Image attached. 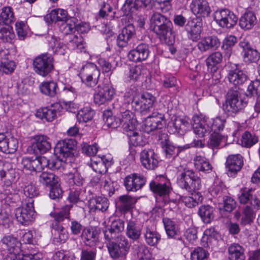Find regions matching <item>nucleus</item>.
<instances>
[{
  "label": "nucleus",
  "instance_id": "9",
  "mask_svg": "<svg viewBox=\"0 0 260 260\" xmlns=\"http://www.w3.org/2000/svg\"><path fill=\"white\" fill-rule=\"evenodd\" d=\"M214 20L222 28H231L237 23L238 17L229 9H224L216 11L214 13Z\"/></svg>",
  "mask_w": 260,
  "mask_h": 260
},
{
  "label": "nucleus",
  "instance_id": "59",
  "mask_svg": "<svg viewBox=\"0 0 260 260\" xmlns=\"http://www.w3.org/2000/svg\"><path fill=\"white\" fill-rule=\"evenodd\" d=\"M68 14L67 12L63 9H55L52 10L50 14V17L52 21H67Z\"/></svg>",
  "mask_w": 260,
  "mask_h": 260
},
{
  "label": "nucleus",
  "instance_id": "34",
  "mask_svg": "<svg viewBox=\"0 0 260 260\" xmlns=\"http://www.w3.org/2000/svg\"><path fill=\"white\" fill-rule=\"evenodd\" d=\"M193 162L195 168L199 171L209 173L212 171V165L209 160L204 156H196L193 159Z\"/></svg>",
  "mask_w": 260,
  "mask_h": 260
},
{
  "label": "nucleus",
  "instance_id": "37",
  "mask_svg": "<svg viewBox=\"0 0 260 260\" xmlns=\"http://www.w3.org/2000/svg\"><path fill=\"white\" fill-rule=\"evenodd\" d=\"M39 181L43 185L46 186H51L53 184L57 183L59 179L58 177L55 175L53 173L43 172L41 173L39 176Z\"/></svg>",
  "mask_w": 260,
  "mask_h": 260
},
{
  "label": "nucleus",
  "instance_id": "32",
  "mask_svg": "<svg viewBox=\"0 0 260 260\" xmlns=\"http://www.w3.org/2000/svg\"><path fill=\"white\" fill-rule=\"evenodd\" d=\"M40 91L44 95L54 97L57 94V84L53 81L44 82L39 86Z\"/></svg>",
  "mask_w": 260,
  "mask_h": 260
},
{
  "label": "nucleus",
  "instance_id": "39",
  "mask_svg": "<svg viewBox=\"0 0 260 260\" xmlns=\"http://www.w3.org/2000/svg\"><path fill=\"white\" fill-rule=\"evenodd\" d=\"M72 207L70 205L63 206L61 210L58 212H51L50 215L54 219L53 224L60 225L59 222L63 221L64 219H69L70 217V211Z\"/></svg>",
  "mask_w": 260,
  "mask_h": 260
},
{
  "label": "nucleus",
  "instance_id": "50",
  "mask_svg": "<svg viewBox=\"0 0 260 260\" xmlns=\"http://www.w3.org/2000/svg\"><path fill=\"white\" fill-rule=\"evenodd\" d=\"M161 145L167 158H174L178 155L179 153V149L172 145L166 139H165V141L161 142Z\"/></svg>",
  "mask_w": 260,
  "mask_h": 260
},
{
  "label": "nucleus",
  "instance_id": "64",
  "mask_svg": "<svg viewBox=\"0 0 260 260\" xmlns=\"http://www.w3.org/2000/svg\"><path fill=\"white\" fill-rule=\"evenodd\" d=\"M208 253L202 247H197L191 253V260H204L207 257Z\"/></svg>",
  "mask_w": 260,
  "mask_h": 260
},
{
  "label": "nucleus",
  "instance_id": "33",
  "mask_svg": "<svg viewBox=\"0 0 260 260\" xmlns=\"http://www.w3.org/2000/svg\"><path fill=\"white\" fill-rule=\"evenodd\" d=\"M208 120L209 124L210 133L212 132V133H220L223 130L226 122L224 118L218 116L212 118L208 117Z\"/></svg>",
  "mask_w": 260,
  "mask_h": 260
},
{
  "label": "nucleus",
  "instance_id": "38",
  "mask_svg": "<svg viewBox=\"0 0 260 260\" xmlns=\"http://www.w3.org/2000/svg\"><path fill=\"white\" fill-rule=\"evenodd\" d=\"M3 246L10 252L18 251L20 246V242L14 237L11 236H5L2 240Z\"/></svg>",
  "mask_w": 260,
  "mask_h": 260
},
{
  "label": "nucleus",
  "instance_id": "55",
  "mask_svg": "<svg viewBox=\"0 0 260 260\" xmlns=\"http://www.w3.org/2000/svg\"><path fill=\"white\" fill-rule=\"evenodd\" d=\"M103 163L100 157H93L91 158L89 165L95 172L103 174L107 172L106 167Z\"/></svg>",
  "mask_w": 260,
  "mask_h": 260
},
{
  "label": "nucleus",
  "instance_id": "40",
  "mask_svg": "<svg viewBox=\"0 0 260 260\" xmlns=\"http://www.w3.org/2000/svg\"><path fill=\"white\" fill-rule=\"evenodd\" d=\"M174 127V133H178L182 134L186 132L187 129L190 127L189 123L185 119L180 117H176L174 120L170 123Z\"/></svg>",
  "mask_w": 260,
  "mask_h": 260
},
{
  "label": "nucleus",
  "instance_id": "10",
  "mask_svg": "<svg viewBox=\"0 0 260 260\" xmlns=\"http://www.w3.org/2000/svg\"><path fill=\"white\" fill-rule=\"evenodd\" d=\"M115 90L110 83L99 85L94 95L96 104L102 105L111 101L115 95Z\"/></svg>",
  "mask_w": 260,
  "mask_h": 260
},
{
  "label": "nucleus",
  "instance_id": "2",
  "mask_svg": "<svg viewBox=\"0 0 260 260\" xmlns=\"http://www.w3.org/2000/svg\"><path fill=\"white\" fill-rule=\"evenodd\" d=\"M153 26V31L160 41L168 45H172L175 42V36L172 33V23L166 17L160 13H154L150 19Z\"/></svg>",
  "mask_w": 260,
  "mask_h": 260
},
{
  "label": "nucleus",
  "instance_id": "1",
  "mask_svg": "<svg viewBox=\"0 0 260 260\" xmlns=\"http://www.w3.org/2000/svg\"><path fill=\"white\" fill-rule=\"evenodd\" d=\"M18 147V141L16 139L11 137L6 136L1 133V152H3L5 156L1 155L3 158H8V160H5L3 164V168L1 171V178H5V183L7 187L3 193H1V198L5 201V204L9 205L13 202V200L14 194L13 193V189L11 186V183L15 178V171L12 168L11 162L9 159H12L14 153Z\"/></svg>",
  "mask_w": 260,
  "mask_h": 260
},
{
  "label": "nucleus",
  "instance_id": "41",
  "mask_svg": "<svg viewBox=\"0 0 260 260\" xmlns=\"http://www.w3.org/2000/svg\"><path fill=\"white\" fill-rule=\"evenodd\" d=\"M144 237L146 243L150 246L156 245L160 239V235L149 226L145 228Z\"/></svg>",
  "mask_w": 260,
  "mask_h": 260
},
{
  "label": "nucleus",
  "instance_id": "48",
  "mask_svg": "<svg viewBox=\"0 0 260 260\" xmlns=\"http://www.w3.org/2000/svg\"><path fill=\"white\" fill-rule=\"evenodd\" d=\"M162 222L168 236L175 238L177 235V228L174 221L169 218L165 217Z\"/></svg>",
  "mask_w": 260,
  "mask_h": 260
},
{
  "label": "nucleus",
  "instance_id": "26",
  "mask_svg": "<svg viewBox=\"0 0 260 260\" xmlns=\"http://www.w3.org/2000/svg\"><path fill=\"white\" fill-rule=\"evenodd\" d=\"M142 229V226L136 221L128 220L126 228V235L130 239L137 241L141 236Z\"/></svg>",
  "mask_w": 260,
  "mask_h": 260
},
{
  "label": "nucleus",
  "instance_id": "51",
  "mask_svg": "<svg viewBox=\"0 0 260 260\" xmlns=\"http://www.w3.org/2000/svg\"><path fill=\"white\" fill-rule=\"evenodd\" d=\"M94 111L89 107H85L79 111L76 116L79 122H86L93 118Z\"/></svg>",
  "mask_w": 260,
  "mask_h": 260
},
{
  "label": "nucleus",
  "instance_id": "42",
  "mask_svg": "<svg viewBox=\"0 0 260 260\" xmlns=\"http://www.w3.org/2000/svg\"><path fill=\"white\" fill-rule=\"evenodd\" d=\"M52 228L54 230V241L57 243H64L68 239V233L61 225L55 224H52Z\"/></svg>",
  "mask_w": 260,
  "mask_h": 260
},
{
  "label": "nucleus",
  "instance_id": "13",
  "mask_svg": "<svg viewBox=\"0 0 260 260\" xmlns=\"http://www.w3.org/2000/svg\"><path fill=\"white\" fill-rule=\"evenodd\" d=\"M142 166L147 170H154L158 165V157L154 151L151 149H144L140 154Z\"/></svg>",
  "mask_w": 260,
  "mask_h": 260
},
{
  "label": "nucleus",
  "instance_id": "28",
  "mask_svg": "<svg viewBox=\"0 0 260 260\" xmlns=\"http://www.w3.org/2000/svg\"><path fill=\"white\" fill-rule=\"evenodd\" d=\"M99 232L96 230L86 229L82 233V238L86 245L94 246L99 241Z\"/></svg>",
  "mask_w": 260,
  "mask_h": 260
},
{
  "label": "nucleus",
  "instance_id": "56",
  "mask_svg": "<svg viewBox=\"0 0 260 260\" xmlns=\"http://www.w3.org/2000/svg\"><path fill=\"white\" fill-rule=\"evenodd\" d=\"M222 60V55L220 52H215L210 54L206 59V63L208 69L212 68L220 63Z\"/></svg>",
  "mask_w": 260,
  "mask_h": 260
},
{
  "label": "nucleus",
  "instance_id": "49",
  "mask_svg": "<svg viewBox=\"0 0 260 260\" xmlns=\"http://www.w3.org/2000/svg\"><path fill=\"white\" fill-rule=\"evenodd\" d=\"M255 216V213L252 207L246 206L242 211V217L241 223L243 225L250 224L253 222Z\"/></svg>",
  "mask_w": 260,
  "mask_h": 260
},
{
  "label": "nucleus",
  "instance_id": "36",
  "mask_svg": "<svg viewBox=\"0 0 260 260\" xmlns=\"http://www.w3.org/2000/svg\"><path fill=\"white\" fill-rule=\"evenodd\" d=\"M256 18L252 12L245 13L240 19L239 25L242 28L251 29L256 23Z\"/></svg>",
  "mask_w": 260,
  "mask_h": 260
},
{
  "label": "nucleus",
  "instance_id": "57",
  "mask_svg": "<svg viewBox=\"0 0 260 260\" xmlns=\"http://www.w3.org/2000/svg\"><path fill=\"white\" fill-rule=\"evenodd\" d=\"M126 135L129 138V143L134 146L143 145L142 137L135 131V129L125 131Z\"/></svg>",
  "mask_w": 260,
  "mask_h": 260
},
{
  "label": "nucleus",
  "instance_id": "61",
  "mask_svg": "<svg viewBox=\"0 0 260 260\" xmlns=\"http://www.w3.org/2000/svg\"><path fill=\"white\" fill-rule=\"evenodd\" d=\"M16 68L15 63L12 60L3 58L1 60V72L6 74H11Z\"/></svg>",
  "mask_w": 260,
  "mask_h": 260
},
{
  "label": "nucleus",
  "instance_id": "24",
  "mask_svg": "<svg viewBox=\"0 0 260 260\" xmlns=\"http://www.w3.org/2000/svg\"><path fill=\"white\" fill-rule=\"evenodd\" d=\"M135 35L134 26L129 24L124 27L121 33L117 36V44L119 47H124L127 45L128 41Z\"/></svg>",
  "mask_w": 260,
  "mask_h": 260
},
{
  "label": "nucleus",
  "instance_id": "19",
  "mask_svg": "<svg viewBox=\"0 0 260 260\" xmlns=\"http://www.w3.org/2000/svg\"><path fill=\"white\" fill-rule=\"evenodd\" d=\"M220 45L219 39L215 36H208L202 38L198 43L199 50L202 52L216 50Z\"/></svg>",
  "mask_w": 260,
  "mask_h": 260
},
{
  "label": "nucleus",
  "instance_id": "54",
  "mask_svg": "<svg viewBox=\"0 0 260 260\" xmlns=\"http://www.w3.org/2000/svg\"><path fill=\"white\" fill-rule=\"evenodd\" d=\"M84 74L92 75L94 77L95 80L99 79L100 72L95 64L93 63H88L82 67L80 73V75Z\"/></svg>",
  "mask_w": 260,
  "mask_h": 260
},
{
  "label": "nucleus",
  "instance_id": "5",
  "mask_svg": "<svg viewBox=\"0 0 260 260\" xmlns=\"http://www.w3.org/2000/svg\"><path fill=\"white\" fill-rule=\"evenodd\" d=\"M246 103L240 98L239 91L235 88H231L226 93L225 103L223 109L229 114L236 113L242 110Z\"/></svg>",
  "mask_w": 260,
  "mask_h": 260
},
{
  "label": "nucleus",
  "instance_id": "12",
  "mask_svg": "<svg viewBox=\"0 0 260 260\" xmlns=\"http://www.w3.org/2000/svg\"><path fill=\"white\" fill-rule=\"evenodd\" d=\"M146 182V178L142 174L132 173L126 176L124 184L128 191H137L141 189Z\"/></svg>",
  "mask_w": 260,
  "mask_h": 260
},
{
  "label": "nucleus",
  "instance_id": "8",
  "mask_svg": "<svg viewBox=\"0 0 260 260\" xmlns=\"http://www.w3.org/2000/svg\"><path fill=\"white\" fill-rule=\"evenodd\" d=\"M15 215L17 220L24 225L29 224L35 218L34 200H31L22 207L16 208Z\"/></svg>",
  "mask_w": 260,
  "mask_h": 260
},
{
  "label": "nucleus",
  "instance_id": "25",
  "mask_svg": "<svg viewBox=\"0 0 260 260\" xmlns=\"http://www.w3.org/2000/svg\"><path fill=\"white\" fill-rule=\"evenodd\" d=\"M34 140L35 142L32 146L37 153H45L51 149V143L47 137L43 135L36 136Z\"/></svg>",
  "mask_w": 260,
  "mask_h": 260
},
{
  "label": "nucleus",
  "instance_id": "62",
  "mask_svg": "<svg viewBox=\"0 0 260 260\" xmlns=\"http://www.w3.org/2000/svg\"><path fill=\"white\" fill-rule=\"evenodd\" d=\"M247 95L260 96V81L256 80L250 83L247 87Z\"/></svg>",
  "mask_w": 260,
  "mask_h": 260
},
{
  "label": "nucleus",
  "instance_id": "58",
  "mask_svg": "<svg viewBox=\"0 0 260 260\" xmlns=\"http://www.w3.org/2000/svg\"><path fill=\"white\" fill-rule=\"evenodd\" d=\"M75 19H68L61 22L59 25V30L64 35H69L74 32L76 27Z\"/></svg>",
  "mask_w": 260,
  "mask_h": 260
},
{
  "label": "nucleus",
  "instance_id": "17",
  "mask_svg": "<svg viewBox=\"0 0 260 260\" xmlns=\"http://www.w3.org/2000/svg\"><path fill=\"white\" fill-rule=\"evenodd\" d=\"M153 5L154 0H126L123 9L126 12L129 13L141 8L150 10Z\"/></svg>",
  "mask_w": 260,
  "mask_h": 260
},
{
  "label": "nucleus",
  "instance_id": "44",
  "mask_svg": "<svg viewBox=\"0 0 260 260\" xmlns=\"http://www.w3.org/2000/svg\"><path fill=\"white\" fill-rule=\"evenodd\" d=\"M103 120L105 124L109 127L114 128L120 125V121L118 118L113 116V113L110 110H107L104 112Z\"/></svg>",
  "mask_w": 260,
  "mask_h": 260
},
{
  "label": "nucleus",
  "instance_id": "14",
  "mask_svg": "<svg viewBox=\"0 0 260 260\" xmlns=\"http://www.w3.org/2000/svg\"><path fill=\"white\" fill-rule=\"evenodd\" d=\"M243 166V159L240 154L230 155L226 158L225 168L229 176L233 177L239 172Z\"/></svg>",
  "mask_w": 260,
  "mask_h": 260
},
{
  "label": "nucleus",
  "instance_id": "60",
  "mask_svg": "<svg viewBox=\"0 0 260 260\" xmlns=\"http://www.w3.org/2000/svg\"><path fill=\"white\" fill-rule=\"evenodd\" d=\"M260 54L255 49L250 48L246 50L243 54L244 60L245 62H255L259 60Z\"/></svg>",
  "mask_w": 260,
  "mask_h": 260
},
{
  "label": "nucleus",
  "instance_id": "47",
  "mask_svg": "<svg viewBox=\"0 0 260 260\" xmlns=\"http://www.w3.org/2000/svg\"><path fill=\"white\" fill-rule=\"evenodd\" d=\"M258 141V137L254 134L249 132H245L242 136L241 143L243 146L250 148Z\"/></svg>",
  "mask_w": 260,
  "mask_h": 260
},
{
  "label": "nucleus",
  "instance_id": "35",
  "mask_svg": "<svg viewBox=\"0 0 260 260\" xmlns=\"http://www.w3.org/2000/svg\"><path fill=\"white\" fill-rule=\"evenodd\" d=\"M198 214L205 223H210L214 218L213 208L209 205H203L198 210Z\"/></svg>",
  "mask_w": 260,
  "mask_h": 260
},
{
  "label": "nucleus",
  "instance_id": "30",
  "mask_svg": "<svg viewBox=\"0 0 260 260\" xmlns=\"http://www.w3.org/2000/svg\"><path fill=\"white\" fill-rule=\"evenodd\" d=\"M119 210L123 213L127 212L135 207L137 199L128 195L119 197Z\"/></svg>",
  "mask_w": 260,
  "mask_h": 260
},
{
  "label": "nucleus",
  "instance_id": "52",
  "mask_svg": "<svg viewBox=\"0 0 260 260\" xmlns=\"http://www.w3.org/2000/svg\"><path fill=\"white\" fill-rule=\"evenodd\" d=\"M14 37L15 34L11 25L1 24V41L11 43Z\"/></svg>",
  "mask_w": 260,
  "mask_h": 260
},
{
  "label": "nucleus",
  "instance_id": "43",
  "mask_svg": "<svg viewBox=\"0 0 260 260\" xmlns=\"http://www.w3.org/2000/svg\"><path fill=\"white\" fill-rule=\"evenodd\" d=\"M56 110L45 107L38 110L36 116L42 119L45 118L48 121H52L56 117Z\"/></svg>",
  "mask_w": 260,
  "mask_h": 260
},
{
  "label": "nucleus",
  "instance_id": "63",
  "mask_svg": "<svg viewBox=\"0 0 260 260\" xmlns=\"http://www.w3.org/2000/svg\"><path fill=\"white\" fill-rule=\"evenodd\" d=\"M69 45L73 49L81 50L84 48L83 39L80 35L72 36L70 37Z\"/></svg>",
  "mask_w": 260,
  "mask_h": 260
},
{
  "label": "nucleus",
  "instance_id": "15",
  "mask_svg": "<svg viewBox=\"0 0 260 260\" xmlns=\"http://www.w3.org/2000/svg\"><path fill=\"white\" fill-rule=\"evenodd\" d=\"M192 127L194 133L199 137L209 134V124L208 117L194 115L192 117Z\"/></svg>",
  "mask_w": 260,
  "mask_h": 260
},
{
  "label": "nucleus",
  "instance_id": "7",
  "mask_svg": "<svg viewBox=\"0 0 260 260\" xmlns=\"http://www.w3.org/2000/svg\"><path fill=\"white\" fill-rule=\"evenodd\" d=\"M33 67L37 74L46 77L54 69L53 58L48 54L40 55L34 59Z\"/></svg>",
  "mask_w": 260,
  "mask_h": 260
},
{
  "label": "nucleus",
  "instance_id": "46",
  "mask_svg": "<svg viewBox=\"0 0 260 260\" xmlns=\"http://www.w3.org/2000/svg\"><path fill=\"white\" fill-rule=\"evenodd\" d=\"M49 44L53 52L59 55H64L66 52L67 47L60 43L57 38L52 36L48 40Z\"/></svg>",
  "mask_w": 260,
  "mask_h": 260
},
{
  "label": "nucleus",
  "instance_id": "53",
  "mask_svg": "<svg viewBox=\"0 0 260 260\" xmlns=\"http://www.w3.org/2000/svg\"><path fill=\"white\" fill-rule=\"evenodd\" d=\"M14 13L10 7L3 8L1 12V24L11 25L14 20Z\"/></svg>",
  "mask_w": 260,
  "mask_h": 260
},
{
  "label": "nucleus",
  "instance_id": "29",
  "mask_svg": "<svg viewBox=\"0 0 260 260\" xmlns=\"http://www.w3.org/2000/svg\"><path fill=\"white\" fill-rule=\"evenodd\" d=\"M89 208L91 211H105L109 207L108 200L103 197L92 198L89 201Z\"/></svg>",
  "mask_w": 260,
  "mask_h": 260
},
{
  "label": "nucleus",
  "instance_id": "3",
  "mask_svg": "<svg viewBox=\"0 0 260 260\" xmlns=\"http://www.w3.org/2000/svg\"><path fill=\"white\" fill-rule=\"evenodd\" d=\"M75 146L76 142L73 139L59 141L54 148V154L57 158L50 159L49 169H59L62 166V162H65L67 158L72 155L71 152Z\"/></svg>",
  "mask_w": 260,
  "mask_h": 260
},
{
  "label": "nucleus",
  "instance_id": "23",
  "mask_svg": "<svg viewBox=\"0 0 260 260\" xmlns=\"http://www.w3.org/2000/svg\"><path fill=\"white\" fill-rule=\"evenodd\" d=\"M134 117L133 113L129 110L120 111V116L118 119L124 131L136 129L137 122Z\"/></svg>",
  "mask_w": 260,
  "mask_h": 260
},
{
  "label": "nucleus",
  "instance_id": "45",
  "mask_svg": "<svg viewBox=\"0 0 260 260\" xmlns=\"http://www.w3.org/2000/svg\"><path fill=\"white\" fill-rule=\"evenodd\" d=\"M241 194L239 196V200L240 203L246 204L248 202L251 204V200L256 196L255 189L253 188H244L241 189Z\"/></svg>",
  "mask_w": 260,
  "mask_h": 260
},
{
  "label": "nucleus",
  "instance_id": "11",
  "mask_svg": "<svg viewBox=\"0 0 260 260\" xmlns=\"http://www.w3.org/2000/svg\"><path fill=\"white\" fill-rule=\"evenodd\" d=\"M110 221L109 227L104 231L105 240L111 241L121 237H124L120 234L124 230V221L120 218H111Z\"/></svg>",
  "mask_w": 260,
  "mask_h": 260
},
{
  "label": "nucleus",
  "instance_id": "21",
  "mask_svg": "<svg viewBox=\"0 0 260 260\" xmlns=\"http://www.w3.org/2000/svg\"><path fill=\"white\" fill-rule=\"evenodd\" d=\"M155 100V98L152 94L145 92L138 100L134 99L132 104L137 106L136 108H140L142 111H146L153 107Z\"/></svg>",
  "mask_w": 260,
  "mask_h": 260
},
{
  "label": "nucleus",
  "instance_id": "6",
  "mask_svg": "<svg viewBox=\"0 0 260 260\" xmlns=\"http://www.w3.org/2000/svg\"><path fill=\"white\" fill-rule=\"evenodd\" d=\"M108 241L107 248L111 257L113 259L125 258L130 247L126 238L121 237L116 240Z\"/></svg>",
  "mask_w": 260,
  "mask_h": 260
},
{
  "label": "nucleus",
  "instance_id": "20",
  "mask_svg": "<svg viewBox=\"0 0 260 260\" xmlns=\"http://www.w3.org/2000/svg\"><path fill=\"white\" fill-rule=\"evenodd\" d=\"M190 8L192 13L201 17H207L211 13V9L206 0H192Z\"/></svg>",
  "mask_w": 260,
  "mask_h": 260
},
{
  "label": "nucleus",
  "instance_id": "27",
  "mask_svg": "<svg viewBox=\"0 0 260 260\" xmlns=\"http://www.w3.org/2000/svg\"><path fill=\"white\" fill-rule=\"evenodd\" d=\"M228 78L229 82L235 86L243 84L247 79L245 73L237 68L229 70Z\"/></svg>",
  "mask_w": 260,
  "mask_h": 260
},
{
  "label": "nucleus",
  "instance_id": "4",
  "mask_svg": "<svg viewBox=\"0 0 260 260\" xmlns=\"http://www.w3.org/2000/svg\"><path fill=\"white\" fill-rule=\"evenodd\" d=\"M177 183L181 188L188 192L199 190L202 186L200 177L191 170L181 173L177 177Z\"/></svg>",
  "mask_w": 260,
  "mask_h": 260
},
{
  "label": "nucleus",
  "instance_id": "22",
  "mask_svg": "<svg viewBox=\"0 0 260 260\" xmlns=\"http://www.w3.org/2000/svg\"><path fill=\"white\" fill-rule=\"evenodd\" d=\"M162 180L158 182L157 179L150 183V189L154 193L160 196L168 195L172 189L170 181L165 177H161Z\"/></svg>",
  "mask_w": 260,
  "mask_h": 260
},
{
  "label": "nucleus",
  "instance_id": "18",
  "mask_svg": "<svg viewBox=\"0 0 260 260\" xmlns=\"http://www.w3.org/2000/svg\"><path fill=\"white\" fill-rule=\"evenodd\" d=\"M149 54L148 46L146 44L141 43L129 52L128 57L129 60L133 61H141L146 60Z\"/></svg>",
  "mask_w": 260,
  "mask_h": 260
},
{
  "label": "nucleus",
  "instance_id": "31",
  "mask_svg": "<svg viewBox=\"0 0 260 260\" xmlns=\"http://www.w3.org/2000/svg\"><path fill=\"white\" fill-rule=\"evenodd\" d=\"M230 260H245L244 249L238 244H231L228 248Z\"/></svg>",
  "mask_w": 260,
  "mask_h": 260
},
{
  "label": "nucleus",
  "instance_id": "16",
  "mask_svg": "<svg viewBox=\"0 0 260 260\" xmlns=\"http://www.w3.org/2000/svg\"><path fill=\"white\" fill-rule=\"evenodd\" d=\"M164 115L157 112H153L151 115L148 116L145 123V131L149 133L157 129L161 128L163 125L162 121Z\"/></svg>",
  "mask_w": 260,
  "mask_h": 260
}]
</instances>
